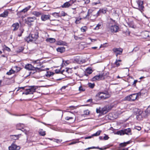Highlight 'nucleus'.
Here are the masks:
<instances>
[{"mask_svg": "<svg viewBox=\"0 0 150 150\" xmlns=\"http://www.w3.org/2000/svg\"><path fill=\"white\" fill-rule=\"evenodd\" d=\"M99 16V14L98 11L96 10H92V9L88 10L87 12V14L84 17V18H90L91 20L95 19Z\"/></svg>", "mask_w": 150, "mask_h": 150, "instance_id": "nucleus-1", "label": "nucleus"}, {"mask_svg": "<svg viewBox=\"0 0 150 150\" xmlns=\"http://www.w3.org/2000/svg\"><path fill=\"white\" fill-rule=\"evenodd\" d=\"M134 112L137 115V118L138 120H142L143 118L147 116L145 110L143 111L137 108L134 109Z\"/></svg>", "mask_w": 150, "mask_h": 150, "instance_id": "nucleus-2", "label": "nucleus"}, {"mask_svg": "<svg viewBox=\"0 0 150 150\" xmlns=\"http://www.w3.org/2000/svg\"><path fill=\"white\" fill-rule=\"evenodd\" d=\"M100 99L104 100L109 98L110 95L107 91L98 92L96 95Z\"/></svg>", "mask_w": 150, "mask_h": 150, "instance_id": "nucleus-3", "label": "nucleus"}, {"mask_svg": "<svg viewBox=\"0 0 150 150\" xmlns=\"http://www.w3.org/2000/svg\"><path fill=\"white\" fill-rule=\"evenodd\" d=\"M119 29V27L117 25L115 24H113L111 23H109L107 27L108 31L112 33L117 32Z\"/></svg>", "mask_w": 150, "mask_h": 150, "instance_id": "nucleus-4", "label": "nucleus"}, {"mask_svg": "<svg viewBox=\"0 0 150 150\" xmlns=\"http://www.w3.org/2000/svg\"><path fill=\"white\" fill-rule=\"evenodd\" d=\"M37 88L36 86H31L29 87V88L25 89V92H23V94H25L27 95L29 94H33L35 92V90Z\"/></svg>", "mask_w": 150, "mask_h": 150, "instance_id": "nucleus-5", "label": "nucleus"}, {"mask_svg": "<svg viewBox=\"0 0 150 150\" xmlns=\"http://www.w3.org/2000/svg\"><path fill=\"white\" fill-rule=\"evenodd\" d=\"M131 129L129 128L127 129L118 131H117L115 134H116L120 135H123L124 134H131Z\"/></svg>", "mask_w": 150, "mask_h": 150, "instance_id": "nucleus-6", "label": "nucleus"}, {"mask_svg": "<svg viewBox=\"0 0 150 150\" xmlns=\"http://www.w3.org/2000/svg\"><path fill=\"white\" fill-rule=\"evenodd\" d=\"M25 68L28 70H35L36 71H40L42 70L41 69V68L34 67L30 64H28L26 65Z\"/></svg>", "mask_w": 150, "mask_h": 150, "instance_id": "nucleus-7", "label": "nucleus"}, {"mask_svg": "<svg viewBox=\"0 0 150 150\" xmlns=\"http://www.w3.org/2000/svg\"><path fill=\"white\" fill-rule=\"evenodd\" d=\"M136 3L138 6L137 7H134V8L139 9L141 12L144 11V7L143 5V1L139 0L136 1Z\"/></svg>", "mask_w": 150, "mask_h": 150, "instance_id": "nucleus-8", "label": "nucleus"}, {"mask_svg": "<svg viewBox=\"0 0 150 150\" xmlns=\"http://www.w3.org/2000/svg\"><path fill=\"white\" fill-rule=\"evenodd\" d=\"M142 36L143 38L150 40V31H145L142 32Z\"/></svg>", "mask_w": 150, "mask_h": 150, "instance_id": "nucleus-9", "label": "nucleus"}, {"mask_svg": "<svg viewBox=\"0 0 150 150\" xmlns=\"http://www.w3.org/2000/svg\"><path fill=\"white\" fill-rule=\"evenodd\" d=\"M36 19V18L35 16L32 17H29L25 19V23L29 25H31L32 23L34 22Z\"/></svg>", "mask_w": 150, "mask_h": 150, "instance_id": "nucleus-10", "label": "nucleus"}, {"mask_svg": "<svg viewBox=\"0 0 150 150\" xmlns=\"http://www.w3.org/2000/svg\"><path fill=\"white\" fill-rule=\"evenodd\" d=\"M114 52L115 53L117 57L118 55H121L122 54L123 49L120 48H114L112 49Z\"/></svg>", "mask_w": 150, "mask_h": 150, "instance_id": "nucleus-11", "label": "nucleus"}, {"mask_svg": "<svg viewBox=\"0 0 150 150\" xmlns=\"http://www.w3.org/2000/svg\"><path fill=\"white\" fill-rule=\"evenodd\" d=\"M105 78L104 73L102 74H99V75H97L94 76L92 78V80L93 81L96 80H100L102 79H104Z\"/></svg>", "mask_w": 150, "mask_h": 150, "instance_id": "nucleus-12", "label": "nucleus"}, {"mask_svg": "<svg viewBox=\"0 0 150 150\" xmlns=\"http://www.w3.org/2000/svg\"><path fill=\"white\" fill-rule=\"evenodd\" d=\"M138 97V95L137 93L132 94L127 97V99L130 101H133L135 100Z\"/></svg>", "mask_w": 150, "mask_h": 150, "instance_id": "nucleus-13", "label": "nucleus"}, {"mask_svg": "<svg viewBox=\"0 0 150 150\" xmlns=\"http://www.w3.org/2000/svg\"><path fill=\"white\" fill-rule=\"evenodd\" d=\"M112 107L113 106L111 105L106 106L102 108V111L105 112V113H106L111 110Z\"/></svg>", "mask_w": 150, "mask_h": 150, "instance_id": "nucleus-14", "label": "nucleus"}, {"mask_svg": "<svg viewBox=\"0 0 150 150\" xmlns=\"http://www.w3.org/2000/svg\"><path fill=\"white\" fill-rule=\"evenodd\" d=\"M74 2L73 1H69L67 2L64 3L62 5V8H68Z\"/></svg>", "mask_w": 150, "mask_h": 150, "instance_id": "nucleus-15", "label": "nucleus"}, {"mask_svg": "<svg viewBox=\"0 0 150 150\" xmlns=\"http://www.w3.org/2000/svg\"><path fill=\"white\" fill-rule=\"evenodd\" d=\"M31 37V38H32L33 40H35L38 37V33L36 31L35 33L30 34Z\"/></svg>", "mask_w": 150, "mask_h": 150, "instance_id": "nucleus-16", "label": "nucleus"}, {"mask_svg": "<svg viewBox=\"0 0 150 150\" xmlns=\"http://www.w3.org/2000/svg\"><path fill=\"white\" fill-rule=\"evenodd\" d=\"M20 149L19 146H17L15 144H12L11 146H9V150H15L16 149Z\"/></svg>", "mask_w": 150, "mask_h": 150, "instance_id": "nucleus-17", "label": "nucleus"}, {"mask_svg": "<svg viewBox=\"0 0 150 150\" xmlns=\"http://www.w3.org/2000/svg\"><path fill=\"white\" fill-rule=\"evenodd\" d=\"M50 16L49 15L43 14L42 15L41 18L42 21H45L50 19Z\"/></svg>", "mask_w": 150, "mask_h": 150, "instance_id": "nucleus-18", "label": "nucleus"}, {"mask_svg": "<svg viewBox=\"0 0 150 150\" xmlns=\"http://www.w3.org/2000/svg\"><path fill=\"white\" fill-rule=\"evenodd\" d=\"M19 25L18 23H16L13 24L12 25V27L13 28V30L14 31H16L18 30L19 28Z\"/></svg>", "mask_w": 150, "mask_h": 150, "instance_id": "nucleus-19", "label": "nucleus"}, {"mask_svg": "<svg viewBox=\"0 0 150 150\" xmlns=\"http://www.w3.org/2000/svg\"><path fill=\"white\" fill-rule=\"evenodd\" d=\"M57 50L58 52L62 53L65 51V48L63 47H60L57 48Z\"/></svg>", "mask_w": 150, "mask_h": 150, "instance_id": "nucleus-20", "label": "nucleus"}, {"mask_svg": "<svg viewBox=\"0 0 150 150\" xmlns=\"http://www.w3.org/2000/svg\"><path fill=\"white\" fill-rule=\"evenodd\" d=\"M8 10H6L3 13L0 14V16L6 17L8 16Z\"/></svg>", "mask_w": 150, "mask_h": 150, "instance_id": "nucleus-21", "label": "nucleus"}, {"mask_svg": "<svg viewBox=\"0 0 150 150\" xmlns=\"http://www.w3.org/2000/svg\"><path fill=\"white\" fill-rule=\"evenodd\" d=\"M82 35H81L80 36L79 35V36H76L75 35H74V38L76 40H83L84 39V38L83 36H82Z\"/></svg>", "mask_w": 150, "mask_h": 150, "instance_id": "nucleus-22", "label": "nucleus"}, {"mask_svg": "<svg viewBox=\"0 0 150 150\" xmlns=\"http://www.w3.org/2000/svg\"><path fill=\"white\" fill-rule=\"evenodd\" d=\"M67 43L64 41L60 40L57 42V44L59 45H66Z\"/></svg>", "mask_w": 150, "mask_h": 150, "instance_id": "nucleus-23", "label": "nucleus"}, {"mask_svg": "<svg viewBox=\"0 0 150 150\" xmlns=\"http://www.w3.org/2000/svg\"><path fill=\"white\" fill-rule=\"evenodd\" d=\"M33 63L34 65L37 64V66H38L39 65L40 66H41V63L40 62V60L39 59L33 61Z\"/></svg>", "mask_w": 150, "mask_h": 150, "instance_id": "nucleus-24", "label": "nucleus"}, {"mask_svg": "<svg viewBox=\"0 0 150 150\" xmlns=\"http://www.w3.org/2000/svg\"><path fill=\"white\" fill-rule=\"evenodd\" d=\"M46 41L47 42H50V43H54L55 42V39L53 38H48L46 39Z\"/></svg>", "mask_w": 150, "mask_h": 150, "instance_id": "nucleus-25", "label": "nucleus"}, {"mask_svg": "<svg viewBox=\"0 0 150 150\" xmlns=\"http://www.w3.org/2000/svg\"><path fill=\"white\" fill-rule=\"evenodd\" d=\"M31 7V6H29L21 10V12L25 13Z\"/></svg>", "mask_w": 150, "mask_h": 150, "instance_id": "nucleus-26", "label": "nucleus"}, {"mask_svg": "<svg viewBox=\"0 0 150 150\" xmlns=\"http://www.w3.org/2000/svg\"><path fill=\"white\" fill-rule=\"evenodd\" d=\"M59 17L62 16H67V14L65 13L64 11H62L59 12Z\"/></svg>", "mask_w": 150, "mask_h": 150, "instance_id": "nucleus-27", "label": "nucleus"}, {"mask_svg": "<svg viewBox=\"0 0 150 150\" xmlns=\"http://www.w3.org/2000/svg\"><path fill=\"white\" fill-rule=\"evenodd\" d=\"M54 74V73L53 72L47 71V72L46 76L47 77H50L53 76Z\"/></svg>", "mask_w": 150, "mask_h": 150, "instance_id": "nucleus-28", "label": "nucleus"}, {"mask_svg": "<svg viewBox=\"0 0 150 150\" xmlns=\"http://www.w3.org/2000/svg\"><path fill=\"white\" fill-rule=\"evenodd\" d=\"M106 12V10L104 9H100L98 11L99 16L100 15L101 13H105Z\"/></svg>", "mask_w": 150, "mask_h": 150, "instance_id": "nucleus-29", "label": "nucleus"}, {"mask_svg": "<svg viewBox=\"0 0 150 150\" xmlns=\"http://www.w3.org/2000/svg\"><path fill=\"white\" fill-rule=\"evenodd\" d=\"M39 133L40 135L42 136H44L46 134L45 132L42 129H40L39 130Z\"/></svg>", "mask_w": 150, "mask_h": 150, "instance_id": "nucleus-30", "label": "nucleus"}, {"mask_svg": "<svg viewBox=\"0 0 150 150\" xmlns=\"http://www.w3.org/2000/svg\"><path fill=\"white\" fill-rule=\"evenodd\" d=\"M16 72V71L13 70L12 69L8 71L6 73V74L10 75L12 74H14Z\"/></svg>", "mask_w": 150, "mask_h": 150, "instance_id": "nucleus-31", "label": "nucleus"}, {"mask_svg": "<svg viewBox=\"0 0 150 150\" xmlns=\"http://www.w3.org/2000/svg\"><path fill=\"white\" fill-rule=\"evenodd\" d=\"M129 142L128 141L127 142L121 143L120 144V147H124L126 146L127 144H129Z\"/></svg>", "mask_w": 150, "mask_h": 150, "instance_id": "nucleus-32", "label": "nucleus"}, {"mask_svg": "<svg viewBox=\"0 0 150 150\" xmlns=\"http://www.w3.org/2000/svg\"><path fill=\"white\" fill-rule=\"evenodd\" d=\"M31 35H30V34L29 36H28V37H27L25 40H26L28 42H31V41H32L33 40V39H32V38H31Z\"/></svg>", "mask_w": 150, "mask_h": 150, "instance_id": "nucleus-33", "label": "nucleus"}, {"mask_svg": "<svg viewBox=\"0 0 150 150\" xmlns=\"http://www.w3.org/2000/svg\"><path fill=\"white\" fill-rule=\"evenodd\" d=\"M121 61V60H117V59L116 60V61L115 63V64L116 65V66L117 67H118L120 65V64L119 62H120Z\"/></svg>", "mask_w": 150, "mask_h": 150, "instance_id": "nucleus-34", "label": "nucleus"}, {"mask_svg": "<svg viewBox=\"0 0 150 150\" xmlns=\"http://www.w3.org/2000/svg\"><path fill=\"white\" fill-rule=\"evenodd\" d=\"M51 15L56 18L59 17V13L54 12L52 13Z\"/></svg>", "mask_w": 150, "mask_h": 150, "instance_id": "nucleus-35", "label": "nucleus"}, {"mask_svg": "<svg viewBox=\"0 0 150 150\" xmlns=\"http://www.w3.org/2000/svg\"><path fill=\"white\" fill-rule=\"evenodd\" d=\"M101 130H99L97 131L95 133H94L92 135V136H99L100 133L101 132Z\"/></svg>", "mask_w": 150, "mask_h": 150, "instance_id": "nucleus-36", "label": "nucleus"}, {"mask_svg": "<svg viewBox=\"0 0 150 150\" xmlns=\"http://www.w3.org/2000/svg\"><path fill=\"white\" fill-rule=\"evenodd\" d=\"M24 50V48L23 47H19L16 51L17 52H20L23 51Z\"/></svg>", "mask_w": 150, "mask_h": 150, "instance_id": "nucleus-37", "label": "nucleus"}, {"mask_svg": "<svg viewBox=\"0 0 150 150\" xmlns=\"http://www.w3.org/2000/svg\"><path fill=\"white\" fill-rule=\"evenodd\" d=\"M21 135V134H19L18 135H11V136L13 137L12 139H13L14 140H16L18 139L19 138V136Z\"/></svg>", "mask_w": 150, "mask_h": 150, "instance_id": "nucleus-38", "label": "nucleus"}, {"mask_svg": "<svg viewBox=\"0 0 150 150\" xmlns=\"http://www.w3.org/2000/svg\"><path fill=\"white\" fill-rule=\"evenodd\" d=\"M87 29V27L86 26H84L82 27L81 28V30L82 32H86Z\"/></svg>", "mask_w": 150, "mask_h": 150, "instance_id": "nucleus-39", "label": "nucleus"}, {"mask_svg": "<svg viewBox=\"0 0 150 150\" xmlns=\"http://www.w3.org/2000/svg\"><path fill=\"white\" fill-rule=\"evenodd\" d=\"M33 14L34 15L37 16H39L41 15V13L40 12L38 11H34Z\"/></svg>", "mask_w": 150, "mask_h": 150, "instance_id": "nucleus-40", "label": "nucleus"}, {"mask_svg": "<svg viewBox=\"0 0 150 150\" xmlns=\"http://www.w3.org/2000/svg\"><path fill=\"white\" fill-rule=\"evenodd\" d=\"M81 18L80 17H79L77 18H76V20L75 21V23L77 24L80 23V21L81 20Z\"/></svg>", "mask_w": 150, "mask_h": 150, "instance_id": "nucleus-41", "label": "nucleus"}, {"mask_svg": "<svg viewBox=\"0 0 150 150\" xmlns=\"http://www.w3.org/2000/svg\"><path fill=\"white\" fill-rule=\"evenodd\" d=\"M146 112L147 116L149 113H150V105L148 107L146 110H145Z\"/></svg>", "mask_w": 150, "mask_h": 150, "instance_id": "nucleus-42", "label": "nucleus"}, {"mask_svg": "<svg viewBox=\"0 0 150 150\" xmlns=\"http://www.w3.org/2000/svg\"><path fill=\"white\" fill-rule=\"evenodd\" d=\"M85 88L81 86H80L79 87V90L80 92H83L85 91Z\"/></svg>", "mask_w": 150, "mask_h": 150, "instance_id": "nucleus-43", "label": "nucleus"}, {"mask_svg": "<svg viewBox=\"0 0 150 150\" xmlns=\"http://www.w3.org/2000/svg\"><path fill=\"white\" fill-rule=\"evenodd\" d=\"M88 86L92 88H93L95 86V84L94 83H89L88 84Z\"/></svg>", "mask_w": 150, "mask_h": 150, "instance_id": "nucleus-44", "label": "nucleus"}, {"mask_svg": "<svg viewBox=\"0 0 150 150\" xmlns=\"http://www.w3.org/2000/svg\"><path fill=\"white\" fill-rule=\"evenodd\" d=\"M96 112L97 113H105V112H104L103 111H102V109L100 110V108H97L96 109Z\"/></svg>", "mask_w": 150, "mask_h": 150, "instance_id": "nucleus-45", "label": "nucleus"}, {"mask_svg": "<svg viewBox=\"0 0 150 150\" xmlns=\"http://www.w3.org/2000/svg\"><path fill=\"white\" fill-rule=\"evenodd\" d=\"M14 69H15L16 72L19 71L20 70V67H18L17 66H15L13 67Z\"/></svg>", "mask_w": 150, "mask_h": 150, "instance_id": "nucleus-46", "label": "nucleus"}, {"mask_svg": "<svg viewBox=\"0 0 150 150\" xmlns=\"http://www.w3.org/2000/svg\"><path fill=\"white\" fill-rule=\"evenodd\" d=\"M101 26V24L98 23L97 25L94 29L96 30H98L100 28V27Z\"/></svg>", "mask_w": 150, "mask_h": 150, "instance_id": "nucleus-47", "label": "nucleus"}, {"mask_svg": "<svg viewBox=\"0 0 150 150\" xmlns=\"http://www.w3.org/2000/svg\"><path fill=\"white\" fill-rule=\"evenodd\" d=\"M90 0H83L82 1V3H83V4H88Z\"/></svg>", "mask_w": 150, "mask_h": 150, "instance_id": "nucleus-48", "label": "nucleus"}, {"mask_svg": "<svg viewBox=\"0 0 150 150\" xmlns=\"http://www.w3.org/2000/svg\"><path fill=\"white\" fill-rule=\"evenodd\" d=\"M53 141L57 142V143H59L62 141V140L57 139H54Z\"/></svg>", "mask_w": 150, "mask_h": 150, "instance_id": "nucleus-49", "label": "nucleus"}, {"mask_svg": "<svg viewBox=\"0 0 150 150\" xmlns=\"http://www.w3.org/2000/svg\"><path fill=\"white\" fill-rule=\"evenodd\" d=\"M86 70L87 73L89 74H91L92 72V71L91 69H87Z\"/></svg>", "mask_w": 150, "mask_h": 150, "instance_id": "nucleus-50", "label": "nucleus"}, {"mask_svg": "<svg viewBox=\"0 0 150 150\" xmlns=\"http://www.w3.org/2000/svg\"><path fill=\"white\" fill-rule=\"evenodd\" d=\"M89 111L88 110H86L84 111V113L85 115H88L89 114Z\"/></svg>", "mask_w": 150, "mask_h": 150, "instance_id": "nucleus-51", "label": "nucleus"}, {"mask_svg": "<svg viewBox=\"0 0 150 150\" xmlns=\"http://www.w3.org/2000/svg\"><path fill=\"white\" fill-rule=\"evenodd\" d=\"M109 138V137L107 135H105V136L104 137L103 139L105 140H108Z\"/></svg>", "mask_w": 150, "mask_h": 150, "instance_id": "nucleus-52", "label": "nucleus"}, {"mask_svg": "<svg viewBox=\"0 0 150 150\" xmlns=\"http://www.w3.org/2000/svg\"><path fill=\"white\" fill-rule=\"evenodd\" d=\"M73 119V117H67L65 118V119L67 120H69L70 119Z\"/></svg>", "mask_w": 150, "mask_h": 150, "instance_id": "nucleus-53", "label": "nucleus"}, {"mask_svg": "<svg viewBox=\"0 0 150 150\" xmlns=\"http://www.w3.org/2000/svg\"><path fill=\"white\" fill-rule=\"evenodd\" d=\"M96 147L95 146H92L91 147H88L87 148H86L85 149V150H89L90 149H96Z\"/></svg>", "mask_w": 150, "mask_h": 150, "instance_id": "nucleus-54", "label": "nucleus"}, {"mask_svg": "<svg viewBox=\"0 0 150 150\" xmlns=\"http://www.w3.org/2000/svg\"><path fill=\"white\" fill-rule=\"evenodd\" d=\"M4 48L5 50H6L8 51L9 52L11 51V49L10 48L7 46H5V47Z\"/></svg>", "mask_w": 150, "mask_h": 150, "instance_id": "nucleus-55", "label": "nucleus"}, {"mask_svg": "<svg viewBox=\"0 0 150 150\" xmlns=\"http://www.w3.org/2000/svg\"><path fill=\"white\" fill-rule=\"evenodd\" d=\"M77 142L76 141H73V142H72L71 143H69V145H72V144H75Z\"/></svg>", "mask_w": 150, "mask_h": 150, "instance_id": "nucleus-56", "label": "nucleus"}, {"mask_svg": "<svg viewBox=\"0 0 150 150\" xmlns=\"http://www.w3.org/2000/svg\"><path fill=\"white\" fill-rule=\"evenodd\" d=\"M55 72L57 74L60 73V71L59 69H56Z\"/></svg>", "mask_w": 150, "mask_h": 150, "instance_id": "nucleus-57", "label": "nucleus"}, {"mask_svg": "<svg viewBox=\"0 0 150 150\" xmlns=\"http://www.w3.org/2000/svg\"><path fill=\"white\" fill-rule=\"evenodd\" d=\"M96 149H99L100 150H103L106 149V148L105 147L104 148H100L99 147H96Z\"/></svg>", "mask_w": 150, "mask_h": 150, "instance_id": "nucleus-58", "label": "nucleus"}, {"mask_svg": "<svg viewBox=\"0 0 150 150\" xmlns=\"http://www.w3.org/2000/svg\"><path fill=\"white\" fill-rule=\"evenodd\" d=\"M11 114V115H12L15 116H23V115H17V114Z\"/></svg>", "mask_w": 150, "mask_h": 150, "instance_id": "nucleus-59", "label": "nucleus"}, {"mask_svg": "<svg viewBox=\"0 0 150 150\" xmlns=\"http://www.w3.org/2000/svg\"><path fill=\"white\" fill-rule=\"evenodd\" d=\"M25 87H18V89L17 90V91H19L21 89H25Z\"/></svg>", "mask_w": 150, "mask_h": 150, "instance_id": "nucleus-60", "label": "nucleus"}, {"mask_svg": "<svg viewBox=\"0 0 150 150\" xmlns=\"http://www.w3.org/2000/svg\"><path fill=\"white\" fill-rule=\"evenodd\" d=\"M69 70H71L70 69H69V68L68 69L67 68H66L65 71H66V72L69 73V72L68 71Z\"/></svg>", "mask_w": 150, "mask_h": 150, "instance_id": "nucleus-61", "label": "nucleus"}, {"mask_svg": "<svg viewBox=\"0 0 150 150\" xmlns=\"http://www.w3.org/2000/svg\"><path fill=\"white\" fill-rule=\"evenodd\" d=\"M69 108L71 109H74L75 108V107L74 106H69Z\"/></svg>", "mask_w": 150, "mask_h": 150, "instance_id": "nucleus-62", "label": "nucleus"}, {"mask_svg": "<svg viewBox=\"0 0 150 150\" xmlns=\"http://www.w3.org/2000/svg\"><path fill=\"white\" fill-rule=\"evenodd\" d=\"M137 82V80H134V81L133 84V85H135L136 83Z\"/></svg>", "mask_w": 150, "mask_h": 150, "instance_id": "nucleus-63", "label": "nucleus"}, {"mask_svg": "<svg viewBox=\"0 0 150 150\" xmlns=\"http://www.w3.org/2000/svg\"><path fill=\"white\" fill-rule=\"evenodd\" d=\"M65 70H62V71H60V73L61 74H63V73L64 71H65Z\"/></svg>", "mask_w": 150, "mask_h": 150, "instance_id": "nucleus-64", "label": "nucleus"}]
</instances>
